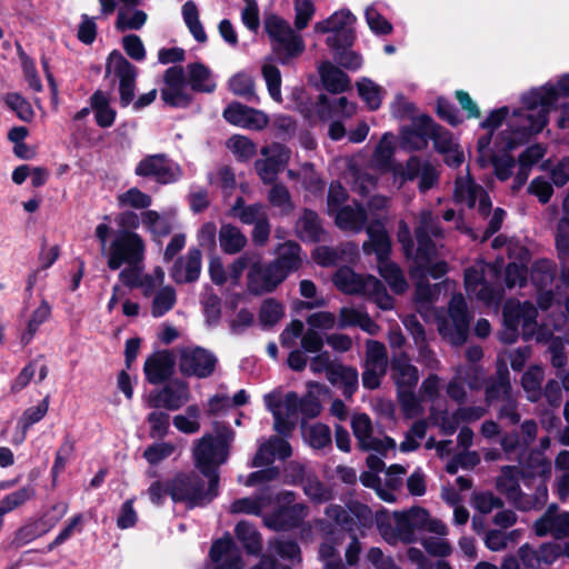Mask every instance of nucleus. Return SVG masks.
<instances>
[{"mask_svg":"<svg viewBox=\"0 0 569 569\" xmlns=\"http://www.w3.org/2000/svg\"><path fill=\"white\" fill-rule=\"evenodd\" d=\"M303 491L306 496L316 503H323L332 499L331 490L315 477L305 479Z\"/></svg>","mask_w":569,"mask_h":569,"instance_id":"nucleus-63","label":"nucleus"},{"mask_svg":"<svg viewBox=\"0 0 569 569\" xmlns=\"http://www.w3.org/2000/svg\"><path fill=\"white\" fill-rule=\"evenodd\" d=\"M387 367L386 346L377 340H368L366 342L365 370L362 372L363 387L370 390L377 389L387 372Z\"/></svg>","mask_w":569,"mask_h":569,"instance_id":"nucleus-19","label":"nucleus"},{"mask_svg":"<svg viewBox=\"0 0 569 569\" xmlns=\"http://www.w3.org/2000/svg\"><path fill=\"white\" fill-rule=\"evenodd\" d=\"M227 147L239 160L242 161L251 159L257 152V147L253 141L240 134H234L229 138Z\"/></svg>","mask_w":569,"mask_h":569,"instance_id":"nucleus-62","label":"nucleus"},{"mask_svg":"<svg viewBox=\"0 0 569 569\" xmlns=\"http://www.w3.org/2000/svg\"><path fill=\"white\" fill-rule=\"evenodd\" d=\"M327 379L331 385L342 387L346 397H351L358 387L357 370L339 361L331 368Z\"/></svg>","mask_w":569,"mask_h":569,"instance_id":"nucleus-39","label":"nucleus"},{"mask_svg":"<svg viewBox=\"0 0 569 569\" xmlns=\"http://www.w3.org/2000/svg\"><path fill=\"white\" fill-rule=\"evenodd\" d=\"M34 496V489L31 486H26L19 490L11 492L0 500V515L6 513L21 507Z\"/></svg>","mask_w":569,"mask_h":569,"instance_id":"nucleus-60","label":"nucleus"},{"mask_svg":"<svg viewBox=\"0 0 569 569\" xmlns=\"http://www.w3.org/2000/svg\"><path fill=\"white\" fill-rule=\"evenodd\" d=\"M360 98L370 110H377L381 106L382 89L369 78H362L357 83Z\"/></svg>","mask_w":569,"mask_h":569,"instance_id":"nucleus-52","label":"nucleus"},{"mask_svg":"<svg viewBox=\"0 0 569 569\" xmlns=\"http://www.w3.org/2000/svg\"><path fill=\"white\" fill-rule=\"evenodd\" d=\"M556 274V267L550 260L536 261L531 270V280L540 289H548Z\"/></svg>","mask_w":569,"mask_h":569,"instance_id":"nucleus-57","label":"nucleus"},{"mask_svg":"<svg viewBox=\"0 0 569 569\" xmlns=\"http://www.w3.org/2000/svg\"><path fill=\"white\" fill-rule=\"evenodd\" d=\"M520 471L517 467L506 466L497 478V489L503 493L516 509L531 511L541 509L548 500V489L543 483L537 485L533 493H526L519 486Z\"/></svg>","mask_w":569,"mask_h":569,"instance_id":"nucleus-5","label":"nucleus"},{"mask_svg":"<svg viewBox=\"0 0 569 569\" xmlns=\"http://www.w3.org/2000/svg\"><path fill=\"white\" fill-rule=\"evenodd\" d=\"M318 72L325 89L331 93H342L351 86L349 76L330 61L321 62Z\"/></svg>","mask_w":569,"mask_h":569,"instance_id":"nucleus-35","label":"nucleus"},{"mask_svg":"<svg viewBox=\"0 0 569 569\" xmlns=\"http://www.w3.org/2000/svg\"><path fill=\"white\" fill-rule=\"evenodd\" d=\"M189 83L194 91L211 92L214 83L210 80V71L202 63H191L187 67Z\"/></svg>","mask_w":569,"mask_h":569,"instance_id":"nucleus-50","label":"nucleus"},{"mask_svg":"<svg viewBox=\"0 0 569 569\" xmlns=\"http://www.w3.org/2000/svg\"><path fill=\"white\" fill-rule=\"evenodd\" d=\"M51 313V307L46 301L42 300L40 306L32 312L31 318L27 323V329L21 336V342L23 346H27L32 338L34 337L38 328L48 320Z\"/></svg>","mask_w":569,"mask_h":569,"instance_id":"nucleus-53","label":"nucleus"},{"mask_svg":"<svg viewBox=\"0 0 569 569\" xmlns=\"http://www.w3.org/2000/svg\"><path fill=\"white\" fill-rule=\"evenodd\" d=\"M562 217L559 219L556 230V244L563 264L569 259V192L562 201Z\"/></svg>","mask_w":569,"mask_h":569,"instance_id":"nucleus-44","label":"nucleus"},{"mask_svg":"<svg viewBox=\"0 0 569 569\" xmlns=\"http://www.w3.org/2000/svg\"><path fill=\"white\" fill-rule=\"evenodd\" d=\"M537 308L531 302L508 301L503 307L506 328L501 333L502 341L507 343L515 342L518 337L519 327H521V333L525 340L532 338L537 329Z\"/></svg>","mask_w":569,"mask_h":569,"instance_id":"nucleus-7","label":"nucleus"},{"mask_svg":"<svg viewBox=\"0 0 569 569\" xmlns=\"http://www.w3.org/2000/svg\"><path fill=\"white\" fill-rule=\"evenodd\" d=\"M396 174H399L405 181L419 179V189L422 192L431 189L438 182V171L428 160L417 156L410 157L406 164L400 167Z\"/></svg>","mask_w":569,"mask_h":569,"instance_id":"nucleus-23","label":"nucleus"},{"mask_svg":"<svg viewBox=\"0 0 569 569\" xmlns=\"http://www.w3.org/2000/svg\"><path fill=\"white\" fill-rule=\"evenodd\" d=\"M390 377L397 390L415 389L419 381V371L408 355L400 352L391 358Z\"/></svg>","mask_w":569,"mask_h":569,"instance_id":"nucleus-30","label":"nucleus"},{"mask_svg":"<svg viewBox=\"0 0 569 569\" xmlns=\"http://www.w3.org/2000/svg\"><path fill=\"white\" fill-rule=\"evenodd\" d=\"M308 392L302 399H299V410L307 419L316 418L321 412V403L320 400L315 396L313 389L323 390L325 386L318 382H308Z\"/></svg>","mask_w":569,"mask_h":569,"instance_id":"nucleus-55","label":"nucleus"},{"mask_svg":"<svg viewBox=\"0 0 569 569\" xmlns=\"http://www.w3.org/2000/svg\"><path fill=\"white\" fill-rule=\"evenodd\" d=\"M247 237L236 226L224 223L219 230V243L221 250L227 254H236L247 246Z\"/></svg>","mask_w":569,"mask_h":569,"instance_id":"nucleus-41","label":"nucleus"},{"mask_svg":"<svg viewBox=\"0 0 569 569\" xmlns=\"http://www.w3.org/2000/svg\"><path fill=\"white\" fill-rule=\"evenodd\" d=\"M217 362V357L201 347H184L179 350V370L184 376L208 378L213 373Z\"/></svg>","mask_w":569,"mask_h":569,"instance_id":"nucleus-14","label":"nucleus"},{"mask_svg":"<svg viewBox=\"0 0 569 569\" xmlns=\"http://www.w3.org/2000/svg\"><path fill=\"white\" fill-rule=\"evenodd\" d=\"M296 233L302 241H321L325 230L319 216L310 209H305L296 222Z\"/></svg>","mask_w":569,"mask_h":569,"instance_id":"nucleus-37","label":"nucleus"},{"mask_svg":"<svg viewBox=\"0 0 569 569\" xmlns=\"http://www.w3.org/2000/svg\"><path fill=\"white\" fill-rule=\"evenodd\" d=\"M233 439L232 429L216 422L213 433H204L194 442L192 449L194 466L211 482L213 489L219 486L218 467L227 461Z\"/></svg>","mask_w":569,"mask_h":569,"instance_id":"nucleus-2","label":"nucleus"},{"mask_svg":"<svg viewBox=\"0 0 569 569\" xmlns=\"http://www.w3.org/2000/svg\"><path fill=\"white\" fill-rule=\"evenodd\" d=\"M356 17L347 9L336 11L313 27L317 33H328L326 43L329 48L351 47L355 41Z\"/></svg>","mask_w":569,"mask_h":569,"instance_id":"nucleus-10","label":"nucleus"},{"mask_svg":"<svg viewBox=\"0 0 569 569\" xmlns=\"http://www.w3.org/2000/svg\"><path fill=\"white\" fill-rule=\"evenodd\" d=\"M202 253L198 248H190L188 252L179 257L169 270L171 279L178 283L196 282L201 273Z\"/></svg>","mask_w":569,"mask_h":569,"instance_id":"nucleus-27","label":"nucleus"},{"mask_svg":"<svg viewBox=\"0 0 569 569\" xmlns=\"http://www.w3.org/2000/svg\"><path fill=\"white\" fill-rule=\"evenodd\" d=\"M117 200L120 207H130L140 210H148V208L152 203L151 196L141 191L137 187H132L128 189L126 192L118 194Z\"/></svg>","mask_w":569,"mask_h":569,"instance_id":"nucleus-59","label":"nucleus"},{"mask_svg":"<svg viewBox=\"0 0 569 569\" xmlns=\"http://www.w3.org/2000/svg\"><path fill=\"white\" fill-rule=\"evenodd\" d=\"M141 222L156 240L169 236L173 229L171 221L156 210L142 211Z\"/></svg>","mask_w":569,"mask_h":569,"instance_id":"nucleus-46","label":"nucleus"},{"mask_svg":"<svg viewBox=\"0 0 569 569\" xmlns=\"http://www.w3.org/2000/svg\"><path fill=\"white\" fill-rule=\"evenodd\" d=\"M262 159L254 162V170L264 184L273 183L280 171L288 164L291 150L286 146L272 142L260 150Z\"/></svg>","mask_w":569,"mask_h":569,"instance_id":"nucleus-16","label":"nucleus"},{"mask_svg":"<svg viewBox=\"0 0 569 569\" xmlns=\"http://www.w3.org/2000/svg\"><path fill=\"white\" fill-rule=\"evenodd\" d=\"M114 74L119 79L120 103L129 106L134 98L137 68L119 51H112L106 64V74Z\"/></svg>","mask_w":569,"mask_h":569,"instance_id":"nucleus-15","label":"nucleus"},{"mask_svg":"<svg viewBox=\"0 0 569 569\" xmlns=\"http://www.w3.org/2000/svg\"><path fill=\"white\" fill-rule=\"evenodd\" d=\"M52 510L57 513L54 517L46 515L39 521L19 528L14 535L12 545L21 547L49 531L67 513L68 505L64 502L57 503L53 506Z\"/></svg>","mask_w":569,"mask_h":569,"instance_id":"nucleus-26","label":"nucleus"},{"mask_svg":"<svg viewBox=\"0 0 569 569\" xmlns=\"http://www.w3.org/2000/svg\"><path fill=\"white\" fill-rule=\"evenodd\" d=\"M286 278L271 263L262 266L257 253L253 266L247 274V288L252 295L272 292Z\"/></svg>","mask_w":569,"mask_h":569,"instance_id":"nucleus-22","label":"nucleus"},{"mask_svg":"<svg viewBox=\"0 0 569 569\" xmlns=\"http://www.w3.org/2000/svg\"><path fill=\"white\" fill-rule=\"evenodd\" d=\"M556 99L553 89H537L523 96L525 108L515 111L510 118L513 137L507 141L506 148L512 149L528 136L540 132L548 122V113Z\"/></svg>","mask_w":569,"mask_h":569,"instance_id":"nucleus-1","label":"nucleus"},{"mask_svg":"<svg viewBox=\"0 0 569 569\" xmlns=\"http://www.w3.org/2000/svg\"><path fill=\"white\" fill-rule=\"evenodd\" d=\"M470 317L462 295L451 298L448 316L439 321L438 330L441 337L451 345L459 346L467 340Z\"/></svg>","mask_w":569,"mask_h":569,"instance_id":"nucleus-11","label":"nucleus"},{"mask_svg":"<svg viewBox=\"0 0 569 569\" xmlns=\"http://www.w3.org/2000/svg\"><path fill=\"white\" fill-rule=\"evenodd\" d=\"M485 268L482 263L467 268L465 271V287L469 295H473L486 303H491L499 298V293L485 281Z\"/></svg>","mask_w":569,"mask_h":569,"instance_id":"nucleus-31","label":"nucleus"},{"mask_svg":"<svg viewBox=\"0 0 569 569\" xmlns=\"http://www.w3.org/2000/svg\"><path fill=\"white\" fill-rule=\"evenodd\" d=\"M351 428L357 440V446L363 451H376L386 455L396 448V441L390 437L377 438L373 436V426L366 413H357L351 419Z\"/></svg>","mask_w":569,"mask_h":569,"instance_id":"nucleus-18","label":"nucleus"},{"mask_svg":"<svg viewBox=\"0 0 569 569\" xmlns=\"http://www.w3.org/2000/svg\"><path fill=\"white\" fill-rule=\"evenodd\" d=\"M161 99L168 106L186 108L190 104L192 96L186 81L183 68L180 66L170 67L163 74V88Z\"/></svg>","mask_w":569,"mask_h":569,"instance_id":"nucleus-20","label":"nucleus"},{"mask_svg":"<svg viewBox=\"0 0 569 569\" xmlns=\"http://www.w3.org/2000/svg\"><path fill=\"white\" fill-rule=\"evenodd\" d=\"M174 358L170 351H159L149 357L144 363V373L149 382L161 383L173 372Z\"/></svg>","mask_w":569,"mask_h":569,"instance_id":"nucleus-33","label":"nucleus"},{"mask_svg":"<svg viewBox=\"0 0 569 569\" xmlns=\"http://www.w3.org/2000/svg\"><path fill=\"white\" fill-rule=\"evenodd\" d=\"M318 104L321 107L320 112L328 109L330 113L343 118H351L357 111V104L349 101L346 97H339L330 100L326 94H320Z\"/></svg>","mask_w":569,"mask_h":569,"instance_id":"nucleus-48","label":"nucleus"},{"mask_svg":"<svg viewBox=\"0 0 569 569\" xmlns=\"http://www.w3.org/2000/svg\"><path fill=\"white\" fill-rule=\"evenodd\" d=\"M146 21L147 13L144 11L137 9L133 2H124V4L118 9L116 28L119 31L138 30Z\"/></svg>","mask_w":569,"mask_h":569,"instance_id":"nucleus-42","label":"nucleus"},{"mask_svg":"<svg viewBox=\"0 0 569 569\" xmlns=\"http://www.w3.org/2000/svg\"><path fill=\"white\" fill-rule=\"evenodd\" d=\"M177 302L176 290L171 286L160 288L153 296L151 315L154 318L162 317L170 311Z\"/></svg>","mask_w":569,"mask_h":569,"instance_id":"nucleus-51","label":"nucleus"},{"mask_svg":"<svg viewBox=\"0 0 569 569\" xmlns=\"http://www.w3.org/2000/svg\"><path fill=\"white\" fill-rule=\"evenodd\" d=\"M230 90L248 101H254L258 99L254 91V80L250 74L240 72L234 74L229 80Z\"/></svg>","mask_w":569,"mask_h":569,"instance_id":"nucleus-58","label":"nucleus"},{"mask_svg":"<svg viewBox=\"0 0 569 569\" xmlns=\"http://www.w3.org/2000/svg\"><path fill=\"white\" fill-rule=\"evenodd\" d=\"M455 199L458 202L467 204L469 208H476L480 214L487 217L491 211V201L483 188L475 182L467 173L465 177H458L455 187Z\"/></svg>","mask_w":569,"mask_h":569,"instance_id":"nucleus-21","label":"nucleus"},{"mask_svg":"<svg viewBox=\"0 0 569 569\" xmlns=\"http://www.w3.org/2000/svg\"><path fill=\"white\" fill-rule=\"evenodd\" d=\"M261 73L266 81L270 97L274 101L281 102V72L279 68L273 63L271 58L264 59L261 67Z\"/></svg>","mask_w":569,"mask_h":569,"instance_id":"nucleus-47","label":"nucleus"},{"mask_svg":"<svg viewBox=\"0 0 569 569\" xmlns=\"http://www.w3.org/2000/svg\"><path fill=\"white\" fill-rule=\"evenodd\" d=\"M236 536L243 543L249 553H258L261 550V539L257 530L247 521H240L236 526Z\"/></svg>","mask_w":569,"mask_h":569,"instance_id":"nucleus-54","label":"nucleus"},{"mask_svg":"<svg viewBox=\"0 0 569 569\" xmlns=\"http://www.w3.org/2000/svg\"><path fill=\"white\" fill-rule=\"evenodd\" d=\"M90 102L91 108L94 110L98 126L101 128L111 127L116 119V111L110 107L108 93L98 90L91 96Z\"/></svg>","mask_w":569,"mask_h":569,"instance_id":"nucleus-45","label":"nucleus"},{"mask_svg":"<svg viewBox=\"0 0 569 569\" xmlns=\"http://www.w3.org/2000/svg\"><path fill=\"white\" fill-rule=\"evenodd\" d=\"M223 118L233 126L250 130H262L268 126V116L239 102L230 103L223 110Z\"/></svg>","mask_w":569,"mask_h":569,"instance_id":"nucleus-24","label":"nucleus"},{"mask_svg":"<svg viewBox=\"0 0 569 569\" xmlns=\"http://www.w3.org/2000/svg\"><path fill=\"white\" fill-rule=\"evenodd\" d=\"M511 397L513 395L509 370L506 362L501 360L498 365L496 377L486 386V401L490 405L493 401H503Z\"/></svg>","mask_w":569,"mask_h":569,"instance_id":"nucleus-36","label":"nucleus"},{"mask_svg":"<svg viewBox=\"0 0 569 569\" xmlns=\"http://www.w3.org/2000/svg\"><path fill=\"white\" fill-rule=\"evenodd\" d=\"M49 401L48 397H46L38 406L28 408L22 417L19 420V426L21 427V435L19 438L14 439L13 442L16 445L21 443L27 435L28 429L33 425L39 422L48 412Z\"/></svg>","mask_w":569,"mask_h":569,"instance_id":"nucleus-49","label":"nucleus"},{"mask_svg":"<svg viewBox=\"0 0 569 569\" xmlns=\"http://www.w3.org/2000/svg\"><path fill=\"white\" fill-rule=\"evenodd\" d=\"M432 119L422 114L413 119L411 126L401 131V144L411 151L422 150L428 146L433 128Z\"/></svg>","mask_w":569,"mask_h":569,"instance_id":"nucleus-28","label":"nucleus"},{"mask_svg":"<svg viewBox=\"0 0 569 569\" xmlns=\"http://www.w3.org/2000/svg\"><path fill=\"white\" fill-rule=\"evenodd\" d=\"M276 259L270 262L281 274L287 278L289 273L301 266V247L295 241H286L278 244L274 250Z\"/></svg>","mask_w":569,"mask_h":569,"instance_id":"nucleus-34","label":"nucleus"},{"mask_svg":"<svg viewBox=\"0 0 569 569\" xmlns=\"http://www.w3.org/2000/svg\"><path fill=\"white\" fill-rule=\"evenodd\" d=\"M336 224L347 231L360 232L367 222V212L360 204L345 206L333 213Z\"/></svg>","mask_w":569,"mask_h":569,"instance_id":"nucleus-38","label":"nucleus"},{"mask_svg":"<svg viewBox=\"0 0 569 569\" xmlns=\"http://www.w3.org/2000/svg\"><path fill=\"white\" fill-rule=\"evenodd\" d=\"M169 496L174 502H183L188 507L202 506L218 495V487H211L194 471L177 473L168 481Z\"/></svg>","mask_w":569,"mask_h":569,"instance_id":"nucleus-6","label":"nucleus"},{"mask_svg":"<svg viewBox=\"0 0 569 569\" xmlns=\"http://www.w3.org/2000/svg\"><path fill=\"white\" fill-rule=\"evenodd\" d=\"M357 295L369 297L383 310H390L393 308L392 298L387 293L385 286L373 276H362Z\"/></svg>","mask_w":569,"mask_h":569,"instance_id":"nucleus-40","label":"nucleus"},{"mask_svg":"<svg viewBox=\"0 0 569 569\" xmlns=\"http://www.w3.org/2000/svg\"><path fill=\"white\" fill-rule=\"evenodd\" d=\"M306 438L311 447L322 449L331 445V431L327 425L317 422L305 430Z\"/></svg>","mask_w":569,"mask_h":569,"instance_id":"nucleus-64","label":"nucleus"},{"mask_svg":"<svg viewBox=\"0 0 569 569\" xmlns=\"http://www.w3.org/2000/svg\"><path fill=\"white\" fill-rule=\"evenodd\" d=\"M415 237L418 243L417 258L429 262L438 253V247L431 239H441L445 237V231L439 224L437 217L430 210H422L419 213V222L415 229Z\"/></svg>","mask_w":569,"mask_h":569,"instance_id":"nucleus-12","label":"nucleus"},{"mask_svg":"<svg viewBox=\"0 0 569 569\" xmlns=\"http://www.w3.org/2000/svg\"><path fill=\"white\" fill-rule=\"evenodd\" d=\"M267 408L274 418V430L279 433H288L295 425L299 411V398L293 391L288 392L283 398L277 395L264 396Z\"/></svg>","mask_w":569,"mask_h":569,"instance_id":"nucleus-17","label":"nucleus"},{"mask_svg":"<svg viewBox=\"0 0 569 569\" xmlns=\"http://www.w3.org/2000/svg\"><path fill=\"white\" fill-rule=\"evenodd\" d=\"M134 173L142 178H153L161 184L173 183L182 174L180 166L172 162L164 153L146 156L137 163Z\"/></svg>","mask_w":569,"mask_h":569,"instance_id":"nucleus-13","label":"nucleus"},{"mask_svg":"<svg viewBox=\"0 0 569 569\" xmlns=\"http://www.w3.org/2000/svg\"><path fill=\"white\" fill-rule=\"evenodd\" d=\"M543 368L539 365L530 366L521 377V387L530 402H537L542 397Z\"/></svg>","mask_w":569,"mask_h":569,"instance_id":"nucleus-43","label":"nucleus"},{"mask_svg":"<svg viewBox=\"0 0 569 569\" xmlns=\"http://www.w3.org/2000/svg\"><path fill=\"white\" fill-rule=\"evenodd\" d=\"M368 241L363 242L362 249L367 254L375 253L378 260L380 276L387 281L395 293H402L407 290L408 283L401 269L388 257L391 251L390 238L381 221H371L366 228Z\"/></svg>","mask_w":569,"mask_h":569,"instance_id":"nucleus-3","label":"nucleus"},{"mask_svg":"<svg viewBox=\"0 0 569 569\" xmlns=\"http://www.w3.org/2000/svg\"><path fill=\"white\" fill-rule=\"evenodd\" d=\"M3 101L7 104V107L17 114V117L20 120L24 122H30L33 119V109L31 104L21 94L17 92L7 93L3 97Z\"/></svg>","mask_w":569,"mask_h":569,"instance_id":"nucleus-61","label":"nucleus"},{"mask_svg":"<svg viewBox=\"0 0 569 569\" xmlns=\"http://www.w3.org/2000/svg\"><path fill=\"white\" fill-rule=\"evenodd\" d=\"M283 306L273 298L263 300L259 310V322L263 328L273 327L283 317Z\"/></svg>","mask_w":569,"mask_h":569,"instance_id":"nucleus-56","label":"nucleus"},{"mask_svg":"<svg viewBox=\"0 0 569 569\" xmlns=\"http://www.w3.org/2000/svg\"><path fill=\"white\" fill-rule=\"evenodd\" d=\"M291 447L284 439L272 436L268 440L263 441L253 459L251 467H264L273 462L274 458L287 459L291 456Z\"/></svg>","mask_w":569,"mask_h":569,"instance_id":"nucleus-32","label":"nucleus"},{"mask_svg":"<svg viewBox=\"0 0 569 569\" xmlns=\"http://www.w3.org/2000/svg\"><path fill=\"white\" fill-rule=\"evenodd\" d=\"M146 242L134 231L119 230L110 244L108 267L118 270L122 264H142Z\"/></svg>","mask_w":569,"mask_h":569,"instance_id":"nucleus-8","label":"nucleus"},{"mask_svg":"<svg viewBox=\"0 0 569 569\" xmlns=\"http://www.w3.org/2000/svg\"><path fill=\"white\" fill-rule=\"evenodd\" d=\"M266 30L277 43L273 50L279 56L281 63H288L305 51L302 37L296 33L286 20L277 16L268 17L266 19Z\"/></svg>","mask_w":569,"mask_h":569,"instance_id":"nucleus-9","label":"nucleus"},{"mask_svg":"<svg viewBox=\"0 0 569 569\" xmlns=\"http://www.w3.org/2000/svg\"><path fill=\"white\" fill-rule=\"evenodd\" d=\"M189 386L181 380H173L156 395L150 396V408L163 407L168 410H178L190 400Z\"/></svg>","mask_w":569,"mask_h":569,"instance_id":"nucleus-25","label":"nucleus"},{"mask_svg":"<svg viewBox=\"0 0 569 569\" xmlns=\"http://www.w3.org/2000/svg\"><path fill=\"white\" fill-rule=\"evenodd\" d=\"M425 517L423 508L412 507L406 511L382 512L377 518L381 537L390 545L411 543L416 540V530Z\"/></svg>","mask_w":569,"mask_h":569,"instance_id":"nucleus-4","label":"nucleus"},{"mask_svg":"<svg viewBox=\"0 0 569 569\" xmlns=\"http://www.w3.org/2000/svg\"><path fill=\"white\" fill-rule=\"evenodd\" d=\"M535 532L539 537L551 535L557 539L569 536V512H558L557 506H550L546 512L536 520Z\"/></svg>","mask_w":569,"mask_h":569,"instance_id":"nucleus-29","label":"nucleus"}]
</instances>
